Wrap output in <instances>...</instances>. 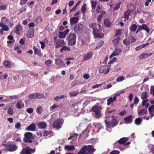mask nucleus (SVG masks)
I'll list each match as a JSON object with an SVG mask.
<instances>
[{
	"instance_id": "nucleus-1",
	"label": "nucleus",
	"mask_w": 154,
	"mask_h": 154,
	"mask_svg": "<svg viewBox=\"0 0 154 154\" xmlns=\"http://www.w3.org/2000/svg\"><path fill=\"white\" fill-rule=\"evenodd\" d=\"M76 36L74 33H70L66 38L68 45L71 46L74 45L76 43Z\"/></svg>"
},
{
	"instance_id": "nucleus-2",
	"label": "nucleus",
	"mask_w": 154,
	"mask_h": 154,
	"mask_svg": "<svg viewBox=\"0 0 154 154\" xmlns=\"http://www.w3.org/2000/svg\"><path fill=\"white\" fill-rule=\"evenodd\" d=\"M102 109V108L98 106L95 105L92 107L91 110L95 113L94 117L95 118H99L102 116V114L101 111H100V110Z\"/></svg>"
},
{
	"instance_id": "nucleus-3",
	"label": "nucleus",
	"mask_w": 154,
	"mask_h": 154,
	"mask_svg": "<svg viewBox=\"0 0 154 154\" xmlns=\"http://www.w3.org/2000/svg\"><path fill=\"white\" fill-rule=\"evenodd\" d=\"M24 136V137L23 139V141L25 143H32L33 142L32 140L35 139L32 134L31 132H27L25 133Z\"/></svg>"
},
{
	"instance_id": "nucleus-4",
	"label": "nucleus",
	"mask_w": 154,
	"mask_h": 154,
	"mask_svg": "<svg viewBox=\"0 0 154 154\" xmlns=\"http://www.w3.org/2000/svg\"><path fill=\"white\" fill-rule=\"evenodd\" d=\"M95 150V149L91 145H89L82 147L80 151L82 152V153L84 152L89 153H93Z\"/></svg>"
},
{
	"instance_id": "nucleus-5",
	"label": "nucleus",
	"mask_w": 154,
	"mask_h": 154,
	"mask_svg": "<svg viewBox=\"0 0 154 154\" xmlns=\"http://www.w3.org/2000/svg\"><path fill=\"white\" fill-rule=\"evenodd\" d=\"M105 122L106 127L108 128L114 127L116 126L118 123V122L116 119H112L111 121H108L107 120H105Z\"/></svg>"
},
{
	"instance_id": "nucleus-6",
	"label": "nucleus",
	"mask_w": 154,
	"mask_h": 154,
	"mask_svg": "<svg viewBox=\"0 0 154 154\" xmlns=\"http://www.w3.org/2000/svg\"><path fill=\"white\" fill-rule=\"evenodd\" d=\"M95 29V31H93L94 36L96 38H103L104 37V34L101 33L102 31L101 26L97 29Z\"/></svg>"
},
{
	"instance_id": "nucleus-7",
	"label": "nucleus",
	"mask_w": 154,
	"mask_h": 154,
	"mask_svg": "<svg viewBox=\"0 0 154 154\" xmlns=\"http://www.w3.org/2000/svg\"><path fill=\"white\" fill-rule=\"evenodd\" d=\"M95 29V31H93L94 36L96 38H103L104 37V34L101 33L102 31L101 26L97 29Z\"/></svg>"
},
{
	"instance_id": "nucleus-8",
	"label": "nucleus",
	"mask_w": 154,
	"mask_h": 154,
	"mask_svg": "<svg viewBox=\"0 0 154 154\" xmlns=\"http://www.w3.org/2000/svg\"><path fill=\"white\" fill-rule=\"evenodd\" d=\"M63 123V120L60 119H57L54 122L53 124V128L60 129L62 127Z\"/></svg>"
},
{
	"instance_id": "nucleus-9",
	"label": "nucleus",
	"mask_w": 154,
	"mask_h": 154,
	"mask_svg": "<svg viewBox=\"0 0 154 154\" xmlns=\"http://www.w3.org/2000/svg\"><path fill=\"white\" fill-rule=\"evenodd\" d=\"M35 151V148L32 149L29 146L23 148L20 152V154H32Z\"/></svg>"
},
{
	"instance_id": "nucleus-10",
	"label": "nucleus",
	"mask_w": 154,
	"mask_h": 154,
	"mask_svg": "<svg viewBox=\"0 0 154 154\" xmlns=\"http://www.w3.org/2000/svg\"><path fill=\"white\" fill-rule=\"evenodd\" d=\"M83 28V25L81 23L76 24L74 27V30L75 33L78 34Z\"/></svg>"
},
{
	"instance_id": "nucleus-11",
	"label": "nucleus",
	"mask_w": 154,
	"mask_h": 154,
	"mask_svg": "<svg viewBox=\"0 0 154 154\" xmlns=\"http://www.w3.org/2000/svg\"><path fill=\"white\" fill-rule=\"evenodd\" d=\"M18 146L14 144H8L7 151L12 152L16 151L18 149Z\"/></svg>"
},
{
	"instance_id": "nucleus-12",
	"label": "nucleus",
	"mask_w": 154,
	"mask_h": 154,
	"mask_svg": "<svg viewBox=\"0 0 154 154\" xmlns=\"http://www.w3.org/2000/svg\"><path fill=\"white\" fill-rule=\"evenodd\" d=\"M109 70V69L108 67L102 66L100 67L99 69V72L100 73H104L105 74H107Z\"/></svg>"
},
{
	"instance_id": "nucleus-13",
	"label": "nucleus",
	"mask_w": 154,
	"mask_h": 154,
	"mask_svg": "<svg viewBox=\"0 0 154 154\" xmlns=\"http://www.w3.org/2000/svg\"><path fill=\"white\" fill-rule=\"evenodd\" d=\"M55 64L58 65L60 68H62L65 67V63L61 59H57L55 60Z\"/></svg>"
},
{
	"instance_id": "nucleus-14",
	"label": "nucleus",
	"mask_w": 154,
	"mask_h": 154,
	"mask_svg": "<svg viewBox=\"0 0 154 154\" xmlns=\"http://www.w3.org/2000/svg\"><path fill=\"white\" fill-rule=\"evenodd\" d=\"M128 140V138L127 137H122L120 140H119L118 141H116L114 144V145H116L117 144L119 143L120 144H125Z\"/></svg>"
},
{
	"instance_id": "nucleus-15",
	"label": "nucleus",
	"mask_w": 154,
	"mask_h": 154,
	"mask_svg": "<svg viewBox=\"0 0 154 154\" xmlns=\"http://www.w3.org/2000/svg\"><path fill=\"white\" fill-rule=\"evenodd\" d=\"M35 128L36 126L35 124L34 123H32L28 127H26L25 130L27 131H34L35 130Z\"/></svg>"
},
{
	"instance_id": "nucleus-16",
	"label": "nucleus",
	"mask_w": 154,
	"mask_h": 154,
	"mask_svg": "<svg viewBox=\"0 0 154 154\" xmlns=\"http://www.w3.org/2000/svg\"><path fill=\"white\" fill-rule=\"evenodd\" d=\"M69 31V29H67L64 32H60L58 36L59 38H65Z\"/></svg>"
},
{
	"instance_id": "nucleus-17",
	"label": "nucleus",
	"mask_w": 154,
	"mask_h": 154,
	"mask_svg": "<svg viewBox=\"0 0 154 154\" xmlns=\"http://www.w3.org/2000/svg\"><path fill=\"white\" fill-rule=\"evenodd\" d=\"M152 54V53H145L141 54L139 56V58L140 60L144 59L148 57L151 56Z\"/></svg>"
},
{
	"instance_id": "nucleus-18",
	"label": "nucleus",
	"mask_w": 154,
	"mask_h": 154,
	"mask_svg": "<svg viewBox=\"0 0 154 154\" xmlns=\"http://www.w3.org/2000/svg\"><path fill=\"white\" fill-rule=\"evenodd\" d=\"M65 45V42L64 40L59 39L56 43V48L60 47L63 46Z\"/></svg>"
},
{
	"instance_id": "nucleus-19",
	"label": "nucleus",
	"mask_w": 154,
	"mask_h": 154,
	"mask_svg": "<svg viewBox=\"0 0 154 154\" xmlns=\"http://www.w3.org/2000/svg\"><path fill=\"white\" fill-rule=\"evenodd\" d=\"M34 30L33 29L28 30L26 36L29 38H32L34 35Z\"/></svg>"
},
{
	"instance_id": "nucleus-20",
	"label": "nucleus",
	"mask_w": 154,
	"mask_h": 154,
	"mask_svg": "<svg viewBox=\"0 0 154 154\" xmlns=\"http://www.w3.org/2000/svg\"><path fill=\"white\" fill-rule=\"evenodd\" d=\"M93 54L89 51L86 54H85L83 57V60L85 61L90 59L92 56Z\"/></svg>"
},
{
	"instance_id": "nucleus-21",
	"label": "nucleus",
	"mask_w": 154,
	"mask_h": 154,
	"mask_svg": "<svg viewBox=\"0 0 154 154\" xmlns=\"http://www.w3.org/2000/svg\"><path fill=\"white\" fill-rule=\"evenodd\" d=\"M79 19L78 17H72L70 19V23L71 25H74L77 23Z\"/></svg>"
},
{
	"instance_id": "nucleus-22",
	"label": "nucleus",
	"mask_w": 154,
	"mask_h": 154,
	"mask_svg": "<svg viewBox=\"0 0 154 154\" xmlns=\"http://www.w3.org/2000/svg\"><path fill=\"white\" fill-rule=\"evenodd\" d=\"M101 26L99 24H97L95 23H91L89 24V26L93 29V31L95 30V29H97Z\"/></svg>"
},
{
	"instance_id": "nucleus-23",
	"label": "nucleus",
	"mask_w": 154,
	"mask_h": 154,
	"mask_svg": "<svg viewBox=\"0 0 154 154\" xmlns=\"http://www.w3.org/2000/svg\"><path fill=\"white\" fill-rule=\"evenodd\" d=\"M47 124L45 122H40L38 123V126L39 129H45L47 127Z\"/></svg>"
},
{
	"instance_id": "nucleus-24",
	"label": "nucleus",
	"mask_w": 154,
	"mask_h": 154,
	"mask_svg": "<svg viewBox=\"0 0 154 154\" xmlns=\"http://www.w3.org/2000/svg\"><path fill=\"white\" fill-rule=\"evenodd\" d=\"M116 100V96L113 97V98L112 97H110L107 100V105L108 106H109L111 103L114 102Z\"/></svg>"
},
{
	"instance_id": "nucleus-25",
	"label": "nucleus",
	"mask_w": 154,
	"mask_h": 154,
	"mask_svg": "<svg viewBox=\"0 0 154 154\" xmlns=\"http://www.w3.org/2000/svg\"><path fill=\"white\" fill-rule=\"evenodd\" d=\"M132 116L130 115L128 116L125 117L124 119V120L126 123H130L132 122Z\"/></svg>"
},
{
	"instance_id": "nucleus-26",
	"label": "nucleus",
	"mask_w": 154,
	"mask_h": 154,
	"mask_svg": "<svg viewBox=\"0 0 154 154\" xmlns=\"http://www.w3.org/2000/svg\"><path fill=\"white\" fill-rule=\"evenodd\" d=\"M131 11L130 10H128L124 12L123 14V17L125 18V20L128 19Z\"/></svg>"
},
{
	"instance_id": "nucleus-27",
	"label": "nucleus",
	"mask_w": 154,
	"mask_h": 154,
	"mask_svg": "<svg viewBox=\"0 0 154 154\" xmlns=\"http://www.w3.org/2000/svg\"><path fill=\"white\" fill-rule=\"evenodd\" d=\"M104 23L107 27H109L112 24L111 22L108 18L104 20Z\"/></svg>"
},
{
	"instance_id": "nucleus-28",
	"label": "nucleus",
	"mask_w": 154,
	"mask_h": 154,
	"mask_svg": "<svg viewBox=\"0 0 154 154\" xmlns=\"http://www.w3.org/2000/svg\"><path fill=\"white\" fill-rule=\"evenodd\" d=\"M79 94V92L78 91H72L69 92V95L70 97H74L76 96Z\"/></svg>"
},
{
	"instance_id": "nucleus-29",
	"label": "nucleus",
	"mask_w": 154,
	"mask_h": 154,
	"mask_svg": "<svg viewBox=\"0 0 154 154\" xmlns=\"http://www.w3.org/2000/svg\"><path fill=\"white\" fill-rule=\"evenodd\" d=\"M149 43H146L143 44L141 45L138 46L136 48L135 50L136 51H138L140 49H141L142 48H144L145 47H146L147 46L149 45Z\"/></svg>"
},
{
	"instance_id": "nucleus-30",
	"label": "nucleus",
	"mask_w": 154,
	"mask_h": 154,
	"mask_svg": "<svg viewBox=\"0 0 154 154\" xmlns=\"http://www.w3.org/2000/svg\"><path fill=\"white\" fill-rule=\"evenodd\" d=\"M65 150H73L75 149V147L73 146L66 145L64 147Z\"/></svg>"
},
{
	"instance_id": "nucleus-31",
	"label": "nucleus",
	"mask_w": 154,
	"mask_h": 154,
	"mask_svg": "<svg viewBox=\"0 0 154 154\" xmlns=\"http://www.w3.org/2000/svg\"><path fill=\"white\" fill-rule=\"evenodd\" d=\"M122 50L120 48H117L115 49V51L113 53V54L114 55H117L119 54V53L122 52Z\"/></svg>"
},
{
	"instance_id": "nucleus-32",
	"label": "nucleus",
	"mask_w": 154,
	"mask_h": 154,
	"mask_svg": "<svg viewBox=\"0 0 154 154\" xmlns=\"http://www.w3.org/2000/svg\"><path fill=\"white\" fill-rule=\"evenodd\" d=\"M142 122V119L140 117L136 118L135 120V123L137 125H139L141 124Z\"/></svg>"
},
{
	"instance_id": "nucleus-33",
	"label": "nucleus",
	"mask_w": 154,
	"mask_h": 154,
	"mask_svg": "<svg viewBox=\"0 0 154 154\" xmlns=\"http://www.w3.org/2000/svg\"><path fill=\"white\" fill-rule=\"evenodd\" d=\"M33 48L34 54H37L38 56H41L42 55V54L40 51V50H38L37 48H35V46H34Z\"/></svg>"
},
{
	"instance_id": "nucleus-34",
	"label": "nucleus",
	"mask_w": 154,
	"mask_h": 154,
	"mask_svg": "<svg viewBox=\"0 0 154 154\" xmlns=\"http://www.w3.org/2000/svg\"><path fill=\"white\" fill-rule=\"evenodd\" d=\"M16 107L19 109H21L24 107V104L23 102H18L16 105Z\"/></svg>"
},
{
	"instance_id": "nucleus-35",
	"label": "nucleus",
	"mask_w": 154,
	"mask_h": 154,
	"mask_svg": "<svg viewBox=\"0 0 154 154\" xmlns=\"http://www.w3.org/2000/svg\"><path fill=\"white\" fill-rule=\"evenodd\" d=\"M87 5L86 4H84L82 7L81 10L82 13L83 15L85 14L86 10Z\"/></svg>"
},
{
	"instance_id": "nucleus-36",
	"label": "nucleus",
	"mask_w": 154,
	"mask_h": 154,
	"mask_svg": "<svg viewBox=\"0 0 154 154\" xmlns=\"http://www.w3.org/2000/svg\"><path fill=\"white\" fill-rule=\"evenodd\" d=\"M91 8L92 9L94 10L95 9L97 5V1H91Z\"/></svg>"
},
{
	"instance_id": "nucleus-37",
	"label": "nucleus",
	"mask_w": 154,
	"mask_h": 154,
	"mask_svg": "<svg viewBox=\"0 0 154 154\" xmlns=\"http://www.w3.org/2000/svg\"><path fill=\"white\" fill-rule=\"evenodd\" d=\"M149 111L150 115L151 117H152L154 116V114H152V111L154 110V105H152L151 106L149 107L148 108Z\"/></svg>"
},
{
	"instance_id": "nucleus-38",
	"label": "nucleus",
	"mask_w": 154,
	"mask_h": 154,
	"mask_svg": "<svg viewBox=\"0 0 154 154\" xmlns=\"http://www.w3.org/2000/svg\"><path fill=\"white\" fill-rule=\"evenodd\" d=\"M70 50V48L67 47L66 46H63L60 51L61 53H63V51H69Z\"/></svg>"
},
{
	"instance_id": "nucleus-39",
	"label": "nucleus",
	"mask_w": 154,
	"mask_h": 154,
	"mask_svg": "<svg viewBox=\"0 0 154 154\" xmlns=\"http://www.w3.org/2000/svg\"><path fill=\"white\" fill-rule=\"evenodd\" d=\"M147 92H143L141 95V98L142 100H146L147 98Z\"/></svg>"
},
{
	"instance_id": "nucleus-40",
	"label": "nucleus",
	"mask_w": 154,
	"mask_h": 154,
	"mask_svg": "<svg viewBox=\"0 0 154 154\" xmlns=\"http://www.w3.org/2000/svg\"><path fill=\"white\" fill-rule=\"evenodd\" d=\"M4 65L8 68H10L11 66V64L9 61H6L4 62Z\"/></svg>"
},
{
	"instance_id": "nucleus-41",
	"label": "nucleus",
	"mask_w": 154,
	"mask_h": 154,
	"mask_svg": "<svg viewBox=\"0 0 154 154\" xmlns=\"http://www.w3.org/2000/svg\"><path fill=\"white\" fill-rule=\"evenodd\" d=\"M50 133L48 131L45 130H43L42 132L40 133L41 135L42 136L43 135V136L44 137L47 136Z\"/></svg>"
},
{
	"instance_id": "nucleus-42",
	"label": "nucleus",
	"mask_w": 154,
	"mask_h": 154,
	"mask_svg": "<svg viewBox=\"0 0 154 154\" xmlns=\"http://www.w3.org/2000/svg\"><path fill=\"white\" fill-rule=\"evenodd\" d=\"M120 39V37L117 38L112 41V42L116 45H117Z\"/></svg>"
},
{
	"instance_id": "nucleus-43",
	"label": "nucleus",
	"mask_w": 154,
	"mask_h": 154,
	"mask_svg": "<svg viewBox=\"0 0 154 154\" xmlns=\"http://www.w3.org/2000/svg\"><path fill=\"white\" fill-rule=\"evenodd\" d=\"M35 94L36 99H41L44 97V95L43 94L36 93H35Z\"/></svg>"
},
{
	"instance_id": "nucleus-44",
	"label": "nucleus",
	"mask_w": 154,
	"mask_h": 154,
	"mask_svg": "<svg viewBox=\"0 0 154 154\" xmlns=\"http://www.w3.org/2000/svg\"><path fill=\"white\" fill-rule=\"evenodd\" d=\"M147 112V110L144 109H141L138 113V114L140 115H142L146 114Z\"/></svg>"
},
{
	"instance_id": "nucleus-45",
	"label": "nucleus",
	"mask_w": 154,
	"mask_h": 154,
	"mask_svg": "<svg viewBox=\"0 0 154 154\" xmlns=\"http://www.w3.org/2000/svg\"><path fill=\"white\" fill-rule=\"evenodd\" d=\"M121 3V2H119L117 4H116L114 7H113V10H116L120 8Z\"/></svg>"
},
{
	"instance_id": "nucleus-46",
	"label": "nucleus",
	"mask_w": 154,
	"mask_h": 154,
	"mask_svg": "<svg viewBox=\"0 0 154 154\" xmlns=\"http://www.w3.org/2000/svg\"><path fill=\"white\" fill-rule=\"evenodd\" d=\"M137 26L135 24H133L131 27H130V29L133 32L134 31L137 29Z\"/></svg>"
},
{
	"instance_id": "nucleus-47",
	"label": "nucleus",
	"mask_w": 154,
	"mask_h": 154,
	"mask_svg": "<svg viewBox=\"0 0 154 154\" xmlns=\"http://www.w3.org/2000/svg\"><path fill=\"white\" fill-rule=\"evenodd\" d=\"M143 29L145 30L148 33L149 32V29L146 25L143 24Z\"/></svg>"
},
{
	"instance_id": "nucleus-48",
	"label": "nucleus",
	"mask_w": 154,
	"mask_h": 154,
	"mask_svg": "<svg viewBox=\"0 0 154 154\" xmlns=\"http://www.w3.org/2000/svg\"><path fill=\"white\" fill-rule=\"evenodd\" d=\"M43 110L41 106H39L38 107L36 110V112L39 114H41Z\"/></svg>"
},
{
	"instance_id": "nucleus-49",
	"label": "nucleus",
	"mask_w": 154,
	"mask_h": 154,
	"mask_svg": "<svg viewBox=\"0 0 154 154\" xmlns=\"http://www.w3.org/2000/svg\"><path fill=\"white\" fill-rule=\"evenodd\" d=\"M123 43L125 45H128L131 43V42L130 41L128 40L127 39H125L123 41Z\"/></svg>"
},
{
	"instance_id": "nucleus-50",
	"label": "nucleus",
	"mask_w": 154,
	"mask_h": 154,
	"mask_svg": "<svg viewBox=\"0 0 154 154\" xmlns=\"http://www.w3.org/2000/svg\"><path fill=\"white\" fill-rule=\"evenodd\" d=\"M149 152H152V153L154 154V145H149Z\"/></svg>"
},
{
	"instance_id": "nucleus-51",
	"label": "nucleus",
	"mask_w": 154,
	"mask_h": 154,
	"mask_svg": "<svg viewBox=\"0 0 154 154\" xmlns=\"http://www.w3.org/2000/svg\"><path fill=\"white\" fill-rule=\"evenodd\" d=\"M2 27L3 28L2 29L5 31H7L9 30V28L6 25L2 24Z\"/></svg>"
},
{
	"instance_id": "nucleus-52",
	"label": "nucleus",
	"mask_w": 154,
	"mask_h": 154,
	"mask_svg": "<svg viewBox=\"0 0 154 154\" xmlns=\"http://www.w3.org/2000/svg\"><path fill=\"white\" fill-rule=\"evenodd\" d=\"M13 109L11 107L9 108L8 111V113L10 115H12L13 114Z\"/></svg>"
},
{
	"instance_id": "nucleus-53",
	"label": "nucleus",
	"mask_w": 154,
	"mask_h": 154,
	"mask_svg": "<svg viewBox=\"0 0 154 154\" xmlns=\"http://www.w3.org/2000/svg\"><path fill=\"white\" fill-rule=\"evenodd\" d=\"M124 77L123 76H120L116 80L117 82H119L123 80L124 79Z\"/></svg>"
},
{
	"instance_id": "nucleus-54",
	"label": "nucleus",
	"mask_w": 154,
	"mask_h": 154,
	"mask_svg": "<svg viewBox=\"0 0 154 154\" xmlns=\"http://www.w3.org/2000/svg\"><path fill=\"white\" fill-rule=\"evenodd\" d=\"M7 6L6 5H0V10H4L6 9Z\"/></svg>"
},
{
	"instance_id": "nucleus-55",
	"label": "nucleus",
	"mask_w": 154,
	"mask_h": 154,
	"mask_svg": "<svg viewBox=\"0 0 154 154\" xmlns=\"http://www.w3.org/2000/svg\"><path fill=\"white\" fill-rule=\"evenodd\" d=\"M29 98L32 99H36V94H31L30 95H29Z\"/></svg>"
},
{
	"instance_id": "nucleus-56",
	"label": "nucleus",
	"mask_w": 154,
	"mask_h": 154,
	"mask_svg": "<svg viewBox=\"0 0 154 154\" xmlns=\"http://www.w3.org/2000/svg\"><path fill=\"white\" fill-rule=\"evenodd\" d=\"M139 99L138 97L136 96L135 97L134 100V103L135 104H137L139 102Z\"/></svg>"
},
{
	"instance_id": "nucleus-57",
	"label": "nucleus",
	"mask_w": 154,
	"mask_h": 154,
	"mask_svg": "<svg viewBox=\"0 0 154 154\" xmlns=\"http://www.w3.org/2000/svg\"><path fill=\"white\" fill-rule=\"evenodd\" d=\"M121 34V30H117L116 32L115 33V36H118L120 35Z\"/></svg>"
},
{
	"instance_id": "nucleus-58",
	"label": "nucleus",
	"mask_w": 154,
	"mask_h": 154,
	"mask_svg": "<svg viewBox=\"0 0 154 154\" xmlns=\"http://www.w3.org/2000/svg\"><path fill=\"white\" fill-rule=\"evenodd\" d=\"M102 8L100 7V5H99L97 8L96 11L98 14L102 10Z\"/></svg>"
},
{
	"instance_id": "nucleus-59",
	"label": "nucleus",
	"mask_w": 154,
	"mask_h": 154,
	"mask_svg": "<svg viewBox=\"0 0 154 154\" xmlns=\"http://www.w3.org/2000/svg\"><path fill=\"white\" fill-rule=\"evenodd\" d=\"M9 97L10 99H17L19 98L18 96L17 95L10 96Z\"/></svg>"
},
{
	"instance_id": "nucleus-60",
	"label": "nucleus",
	"mask_w": 154,
	"mask_h": 154,
	"mask_svg": "<svg viewBox=\"0 0 154 154\" xmlns=\"http://www.w3.org/2000/svg\"><path fill=\"white\" fill-rule=\"evenodd\" d=\"M39 43L41 45V47L42 49H43L45 47L46 45L44 42L41 41L39 42Z\"/></svg>"
},
{
	"instance_id": "nucleus-61",
	"label": "nucleus",
	"mask_w": 154,
	"mask_h": 154,
	"mask_svg": "<svg viewBox=\"0 0 154 154\" xmlns=\"http://www.w3.org/2000/svg\"><path fill=\"white\" fill-rule=\"evenodd\" d=\"M103 16L102 14H100L98 16V17L97 18V20L99 23L100 22L102 19V17H103Z\"/></svg>"
},
{
	"instance_id": "nucleus-62",
	"label": "nucleus",
	"mask_w": 154,
	"mask_h": 154,
	"mask_svg": "<svg viewBox=\"0 0 154 154\" xmlns=\"http://www.w3.org/2000/svg\"><path fill=\"white\" fill-rule=\"evenodd\" d=\"M36 21L37 22L40 23L42 21V19L40 16L36 18Z\"/></svg>"
},
{
	"instance_id": "nucleus-63",
	"label": "nucleus",
	"mask_w": 154,
	"mask_h": 154,
	"mask_svg": "<svg viewBox=\"0 0 154 154\" xmlns=\"http://www.w3.org/2000/svg\"><path fill=\"white\" fill-rule=\"evenodd\" d=\"M20 126H21L19 122H17V123H16L15 124V128L16 129H18L20 127Z\"/></svg>"
},
{
	"instance_id": "nucleus-64",
	"label": "nucleus",
	"mask_w": 154,
	"mask_h": 154,
	"mask_svg": "<svg viewBox=\"0 0 154 154\" xmlns=\"http://www.w3.org/2000/svg\"><path fill=\"white\" fill-rule=\"evenodd\" d=\"M21 28H22V26L21 25L17 26H16V31H17V32H19L20 30L21 29Z\"/></svg>"
}]
</instances>
